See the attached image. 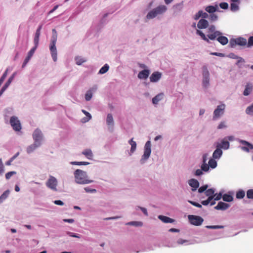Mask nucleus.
Wrapping results in <instances>:
<instances>
[{"instance_id": "15", "label": "nucleus", "mask_w": 253, "mask_h": 253, "mask_svg": "<svg viewBox=\"0 0 253 253\" xmlns=\"http://www.w3.org/2000/svg\"><path fill=\"white\" fill-rule=\"evenodd\" d=\"M162 77V74L159 72H154L150 77L151 82H157Z\"/></svg>"}, {"instance_id": "59", "label": "nucleus", "mask_w": 253, "mask_h": 253, "mask_svg": "<svg viewBox=\"0 0 253 253\" xmlns=\"http://www.w3.org/2000/svg\"><path fill=\"white\" fill-rule=\"evenodd\" d=\"M188 202L196 207L200 208H202V205L198 203H196L195 202H193L192 201H188Z\"/></svg>"}, {"instance_id": "40", "label": "nucleus", "mask_w": 253, "mask_h": 253, "mask_svg": "<svg viewBox=\"0 0 253 253\" xmlns=\"http://www.w3.org/2000/svg\"><path fill=\"white\" fill-rule=\"evenodd\" d=\"M209 166L211 168L214 169L216 167L217 163L214 160L211 159L209 161Z\"/></svg>"}, {"instance_id": "38", "label": "nucleus", "mask_w": 253, "mask_h": 253, "mask_svg": "<svg viewBox=\"0 0 253 253\" xmlns=\"http://www.w3.org/2000/svg\"><path fill=\"white\" fill-rule=\"evenodd\" d=\"M9 194V191H5L0 197V203L2 202L8 197Z\"/></svg>"}, {"instance_id": "61", "label": "nucleus", "mask_w": 253, "mask_h": 253, "mask_svg": "<svg viewBox=\"0 0 253 253\" xmlns=\"http://www.w3.org/2000/svg\"><path fill=\"white\" fill-rule=\"evenodd\" d=\"M39 38L40 37H34V42L35 44V46L36 47H38L39 45Z\"/></svg>"}, {"instance_id": "56", "label": "nucleus", "mask_w": 253, "mask_h": 253, "mask_svg": "<svg viewBox=\"0 0 253 253\" xmlns=\"http://www.w3.org/2000/svg\"><path fill=\"white\" fill-rule=\"evenodd\" d=\"M84 190L87 193H95L96 192V189H91L89 187H85Z\"/></svg>"}, {"instance_id": "31", "label": "nucleus", "mask_w": 253, "mask_h": 253, "mask_svg": "<svg viewBox=\"0 0 253 253\" xmlns=\"http://www.w3.org/2000/svg\"><path fill=\"white\" fill-rule=\"evenodd\" d=\"M214 193V190L212 188L209 189L207 190L205 192V195L208 197L212 198V200L213 199Z\"/></svg>"}, {"instance_id": "12", "label": "nucleus", "mask_w": 253, "mask_h": 253, "mask_svg": "<svg viewBox=\"0 0 253 253\" xmlns=\"http://www.w3.org/2000/svg\"><path fill=\"white\" fill-rule=\"evenodd\" d=\"M151 152V142L148 141L145 143L144 146V151L143 155L142 156V159L146 160L149 157Z\"/></svg>"}, {"instance_id": "46", "label": "nucleus", "mask_w": 253, "mask_h": 253, "mask_svg": "<svg viewBox=\"0 0 253 253\" xmlns=\"http://www.w3.org/2000/svg\"><path fill=\"white\" fill-rule=\"evenodd\" d=\"M7 75V70H6L4 73L3 74L2 76L0 78V86L1 85V84L3 83V81L5 79L6 76Z\"/></svg>"}, {"instance_id": "45", "label": "nucleus", "mask_w": 253, "mask_h": 253, "mask_svg": "<svg viewBox=\"0 0 253 253\" xmlns=\"http://www.w3.org/2000/svg\"><path fill=\"white\" fill-rule=\"evenodd\" d=\"M227 127L226 123L225 121H222L217 126V129H220L225 128Z\"/></svg>"}, {"instance_id": "50", "label": "nucleus", "mask_w": 253, "mask_h": 253, "mask_svg": "<svg viewBox=\"0 0 253 253\" xmlns=\"http://www.w3.org/2000/svg\"><path fill=\"white\" fill-rule=\"evenodd\" d=\"M222 198V193H219L218 194H213V199L215 201L219 200Z\"/></svg>"}, {"instance_id": "47", "label": "nucleus", "mask_w": 253, "mask_h": 253, "mask_svg": "<svg viewBox=\"0 0 253 253\" xmlns=\"http://www.w3.org/2000/svg\"><path fill=\"white\" fill-rule=\"evenodd\" d=\"M201 169L203 171H208L209 169V165L207 164L206 163H203L201 166Z\"/></svg>"}, {"instance_id": "54", "label": "nucleus", "mask_w": 253, "mask_h": 253, "mask_svg": "<svg viewBox=\"0 0 253 253\" xmlns=\"http://www.w3.org/2000/svg\"><path fill=\"white\" fill-rule=\"evenodd\" d=\"M208 187V186L207 185H205L201 186V187H200L199 188L198 192L199 193H202L205 191H206L207 190Z\"/></svg>"}, {"instance_id": "44", "label": "nucleus", "mask_w": 253, "mask_h": 253, "mask_svg": "<svg viewBox=\"0 0 253 253\" xmlns=\"http://www.w3.org/2000/svg\"><path fill=\"white\" fill-rule=\"evenodd\" d=\"M231 9L232 11H236L238 9L239 6L236 2H233L230 5Z\"/></svg>"}, {"instance_id": "55", "label": "nucleus", "mask_w": 253, "mask_h": 253, "mask_svg": "<svg viewBox=\"0 0 253 253\" xmlns=\"http://www.w3.org/2000/svg\"><path fill=\"white\" fill-rule=\"evenodd\" d=\"M219 6L222 9H226L228 8V4L227 3L224 2L220 3Z\"/></svg>"}, {"instance_id": "23", "label": "nucleus", "mask_w": 253, "mask_h": 253, "mask_svg": "<svg viewBox=\"0 0 253 253\" xmlns=\"http://www.w3.org/2000/svg\"><path fill=\"white\" fill-rule=\"evenodd\" d=\"M217 41L222 45H225L228 42V39L225 36L219 35L216 38Z\"/></svg>"}, {"instance_id": "9", "label": "nucleus", "mask_w": 253, "mask_h": 253, "mask_svg": "<svg viewBox=\"0 0 253 253\" xmlns=\"http://www.w3.org/2000/svg\"><path fill=\"white\" fill-rule=\"evenodd\" d=\"M191 224L195 225H201L204 221V219L201 216L194 215H189L188 216Z\"/></svg>"}, {"instance_id": "10", "label": "nucleus", "mask_w": 253, "mask_h": 253, "mask_svg": "<svg viewBox=\"0 0 253 253\" xmlns=\"http://www.w3.org/2000/svg\"><path fill=\"white\" fill-rule=\"evenodd\" d=\"M225 108L224 104L218 105L213 112V120H216L220 118L224 114Z\"/></svg>"}, {"instance_id": "7", "label": "nucleus", "mask_w": 253, "mask_h": 253, "mask_svg": "<svg viewBox=\"0 0 253 253\" xmlns=\"http://www.w3.org/2000/svg\"><path fill=\"white\" fill-rule=\"evenodd\" d=\"M10 124L15 131H19L22 128L20 121L17 117L12 116L10 119Z\"/></svg>"}, {"instance_id": "17", "label": "nucleus", "mask_w": 253, "mask_h": 253, "mask_svg": "<svg viewBox=\"0 0 253 253\" xmlns=\"http://www.w3.org/2000/svg\"><path fill=\"white\" fill-rule=\"evenodd\" d=\"M209 26L208 21L205 19H201L199 20L197 24V27L199 29L207 28Z\"/></svg>"}, {"instance_id": "58", "label": "nucleus", "mask_w": 253, "mask_h": 253, "mask_svg": "<svg viewBox=\"0 0 253 253\" xmlns=\"http://www.w3.org/2000/svg\"><path fill=\"white\" fill-rule=\"evenodd\" d=\"M201 13H202V10L199 11L198 12L194 15V19L196 20L199 19V18L201 17Z\"/></svg>"}, {"instance_id": "36", "label": "nucleus", "mask_w": 253, "mask_h": 253, "mask_svg": "<svg viewBox=\"0 0 253 253\" xmlns=\"http://www.w3.org/2000/svg\"><path fill=\"white\" fill-rule=\"evenodd\" d=\"M77 64L80 65L86 61V59L81 56H77L75 58Z\"/></svg>"}, {"instance_id": "8", "label": "nucleus", "mask_w": 253, "mask_h": 253, "mask_svg": "<svg viewBox=\"0 0 253 253\" xmlns=\"http://www.w3.org/2000/svg\"><path fill=\"white\" fill-rule=\"evenodd\" d=\"M58 184V181L57 180L55 177H54L53 176L50 175L49 176V179L47 180V181L46 182V186L51 189V190L57 191V186Z\"/></svg>"}, {"instance_id": "26", "label": "nucleus", "mask_w": 253, "mask_h": 253, "mask_svg": "<svg viewBox=\"0 0 253 253\" xmlns=\"http://www.w3.org/2000/svg\"><path fill=\"white\" fill-rule=\"evenodd\" d=\"M164 96V94L161 93L157 95L156 96L153 98L152 102L154 104H157L161 100Z\"/></svg>"}, {"instance_id": "25", "label": "nucleus", "mask_w": 253, "mask_h": 253, "mask_svg": "<svg viewBox=\"0 0 253 253\" xmlns=\"http://www.w3.org/2000/svg\"><path fill=\"white\" fill-rule=\"evenodd\" d=\"M222 154V151L221 149L216 146V149L214 151L212 157L214 159H219Z\"/></svg>"}, {"instance_id": "34", "label": "nucleus", "mask_w": 253, "mask_h": 253, "mask_svg": "<svg viewBox=\"0 0 253 253\" xmlns=\"http://www.w3.org/2000/svg\"><path fill=\"white\" fill-rule=\"evenodd\" d=\"M222 199L225 202H232L233 200V197L229 194H225L222 196Z\"/></svg>"}, {"instance_id": "27", "label": "nucleus", "mask_w": 253, "mask_h": 253, "mask_svg": "<svg viewBox=\"0 0 253 253\" xmlns=\"http://www.w3.org/2000/svg\"><path fill=\"white\" fill-rule=\"evenodd\" d=\"M252 90H253L252 84H248L246 86V88L244 91L243 94L245 96H247L250 94V93L252 91Z\"/></svg>"}, {"instance_id": "60", "label": "nucleus", "mask_w": 253, "mask_h": 253, "mask_svg": "<svg viewBox=\"0 0 253 253\" xmlns=\"http://www.w3.org/2000/svg\"><path fill=\"white\" fill-rule=\"evenodd\" d=\"M4 166L1 159H0V174H2L4 172Z\"/></svg>"}, {"instance_id": "24", "label": "nucleus", "mask_w": 253, "mask_h": 253, "mask_svg": "<svg viewBox=\"0 0 253 253\" xmlns=\"http://www.w3.org/2000/svg\"><path fill=\"white\" fill-rule=\"evenodd\" d=\"M82 154L85 156V157L89 160L92 159L93 158V153L91 150L89 149H86L83 151Z\"/></svg>"}, {"instance_id": "3", "label": "nucleus", "mask_w": 253, "mask_h": 253, "mask_svg": "<svg viewBox=\"0 0 253 253\" xmlns=\"http://www.w3.org/2000/svg\"><path fill=\"white\" fill-rule=\"evenodd\" d=\"M202 71L203 86L204 87L207 88L210 84V73L206 66H203Z\"/></svg>"}, {"instance_id": "53", "label": "nucleus", "mask_w": 253, "mask_h": 253, "mask_svg": "<svg viewBox=\"0 0 253 253\" xmlns=\"http://www.w3.org/2000/svg\"><path fill=\"white\" fill-rule=\"evenodd\" d=\"M211 200L212 198L208 197L207 200L202 201L201 203L204 206H207L211 201Z\"/></svg>"}, {"instance_id": "32", "label": "nucleus", "mask_w": 253, "mask_h": 253, "mask_svg": "<svg viewBox=\"0 0 253 253\" xmlns=\"http://www.w3.org/2000/svg\"><path fill=\"white\" fill-rule=\"evenodd\" d=\"M205 10L210 13H213L217 10V6H214L212 5H210L207 6Z\"/></svg>"}, {"instance_id": "42", "label": "nucleus", "mask_w": 253, "mask_h": 253, "mask_svg": "<svg viewBox=\"0 0 253 253\" xmlns=\"http://www.w3.org/2000/svg\"><path fill=\"white\" fill-rule=\"evenodd\" d=\"M71 164L74 165H88L89 164V163L87 162H71Z\"/></svg>"}, {"instance_id": "51", "label": "nucleus", "mask_w": 253, "mask_h": 253, "mask_svg": "<svg viewBox=\"0 0 253 253\" xmlns=\"http://www.w3.org/2000/svg\"><path fill=\"white\" fill-rule=\"evenodd\" d=\"M37 47H33L28 52L27 56L32 57Z\"/></svg>"}, {"instance_id": "63", "label": "nucleus", "mask_w": 253, "mask_h": 253, "mask_svg": "<svg viewBox=\"0 0 253 253\" xmlns=\"http://www.w3.org/2000/svg\"><path fill=\"white\" fill-rule=\"evenodd\" d=\"M188 242V240L179 239L177 240V243L179 245H182L185 243H187Z\"/></svg>"}, {"instance_id": "1", "label": "nucleus", "mask_w": 253, "mask_h": 253, "mask_svg": "<svg viewBox=\"0 0 253 253\" xmlns=\"http://www.w3.org/2000/svg\"><path fill=\"white\" fill-rule=\"evenodd\" d=\"M75 181L80 184H88L93 182L92 180L87 179L86 172L78 169L74 172Z\"/></svg>"}, {"instance_id": "35", "label": "nucleus", "mask_w": 253, "mask_h": 253, "mask_svg": "<svg viewBox=\"0 0 253 253\" xmlns=\"http://www.w3.org/2000/svg\"><path fill=\"white\" fill-rule=\"evenodd\" d=\"M196 34L199 36H201V37L202 38V39L204 40L205 41L208 42H209L210 41H209V39H208L206 36H205V35L200 30H197L196 31Z\"/></svg>"}, {"instance_id": "13", "label": "nucleus", "mask_w": 253, "mask_h": 253, "mask_svg": "<svg viewBox=\"0 0 253 253\" xmlns=\"http://www.w3.org/2000/svg\"><path fill=\"white\" fill-rule=\"evenodd\" d=\"M239 142L242 144L245 145V146H242L241 147V149L243 151L249 152L250 150L253 149V145L249 142L243 140H240Z\"/></svg>"}, {"instance_id": "33", "label": "nucleus", "mask_w": 253, "mask_h": 253, "mask_svg": "<svg viewBox=\"0 0 253 253\" xmlns=\"http://www.w3.org/2000/svg\"><path fill=\"white\" fill-rule=\"evenodd\" d=\"M245 196V192L243 190H240L237 192L236 197L237 199H243Z\"/></svg>"}, {"instance_id": "52", "label": "nucleus", "mask_w": 253, "mask_h": 253, "mask_svg": "<svg viewBox=\"0 0 253 253\" xmlns=\"http://www.w3.org/2000/svg\"><path fill=\"white\" fill-rule=\"evenodd\" d=\"M16 172L12 171H10L6 173L5 174V178L7 179H9L13 174H15Z\"/></svg>"}, {"instance_id": "37", "label": "nucleus", "mask_w": 253, "mask_h": 253, "mask_svg": "<svg viewBox=\"0 0 253 253\" xmlns=\"http://www.w3.org/2000/svg\"><path fill=\"white\" fill-rule=\"evenodd\" d=\"M109 68V66L107 64H105L100 69L99 73L101 74H104L108 71Z\"/></svg>"}, {"instance_id": "5", "label": "nucleus", "mask_w": 253, "mask_h": 253, "mask_svg": "<svg viewBox=\"0 0 253 253\" xmlns=\"http://www.w3.org/2000/svg\"><path fill=\"white\" fill-rule=\"evenodd\" d=\"M208 32L211 33V34H209L207 37L211 40H214L218 36L222 35L220 32L215 30V27L214 25H211L209 27Z\"/></svg>"}, {"instance_id": "11", "label": "nucleus", "mask_w": 253, "mask_h": 253, "mask_svg": "<svg viewBox=\"0 0 253 253\" xmlns=\"http://www.w3.org/2000/svg\"><path fill=\"white\" fill-rule=\"evenodd\" d=\"M33 137L35 143L40 144V145L41 144V142L42 139V133L40 129H36L34 131L33 134Z\"/></svg>"}, {"instance_id": "62", "label": "nucleus", "mask_w": 253, "mask_h": 253, "mask_svg": "<svg viewBox=\"0 0 253 253\" xmlns=\"http://www.w3.org/2000/svg\"><path fill=\"white\" fill-rule=\"evenodd\" d=\"M228 57L232 59H237L238 56H237L234 53H230L228 54Z\"/></svg>"}, {"instance_id": "64", "label": "nucleus", "mask_w": 253, "mask_h": 253, "mask_svg": "<svg viewBox=\"0 0 253 253\" xmlns=\"http://www.w3.org/2000/svg\"><path fill=\"white\" fill-rule=\"evenodd\" d=\"M237 60H238L236 63V65H238L239 64V63H245V60L241 57L238 56Z\"/></svg>"}, {"instance_id": "2", "label": "nucleus", "mask_w": 253, "mask_h": 253, "mask_svg": "<svg viewBox=\"0 0 253 253\" xmlns=\"http://www.w3.org/2000/svg\"><path fill=\"white\" fill-rule=\"evenodd\" d=\"M167 10V7L164 5H161L155 8H154L148 13L146 18L148 19L154 18L158 15H161L164 13Z\"/></svg>"}, {"instance_id": "18", "label": "nucleus", "mask_w": 253, "mask_h": 253, "mask_svg": "<svg viewBox=\"0 0 253 253\" xmlns=\"http://www.w3.org/2000/svg\"><path fill=\"white\" fill-rule=\"evenodd\" d=\"M229 207V204L222 202H218L217 206L214 207V209L217 210H225L227 209Z\"/></svg>"}, {"instance_id": "28", "label": "nucleus", "mask_w": 253, "mask_h": 253, "mask_svg": "<svg viewBox=\"0 0 253 253\" xmlns=\"http://www.w3.org/2000/svg\"><path fill=\"white\" fill-rule=\"evenodd\" d=\"M40 144L35 143L30 146H29L27 149V152L28 153H31L34 150H35L37 147L40 146Z\"/></svg>"}, {"instance_id": "41", "label": "nucleus", "mask_w": 253, "mask_h": 253, "mask_svg": "<svg viewBox=\"0 0 253 253\" xmlns=\"http://www.w3.org/2000/svg\"><path fill=\"white\" fill-rule=\"evenodd\" d=\"M206 227L208 229H222L224 228V226L222 225H207Z\"/></svg>"}, {"instance_id": "43", "label": "nucleus", "mask_w": 253, "mask_h": 253, "mask_svg": "<svg viewBox=\"0 0 253 253\" xmlns=\"http://www.w3.org/2000/svg\"><path fill=\"white\" fill-rule=\"evenodd\" d=\"M126 224L136 226L142 225V222H138V221H131V222H128L127 223H126Z\"/></svg>"}, {"instance_id": "29", "label": "nucleus", "mask_w": 253, "mask_h": 253, "mask_svg": "<svg viewBox=\"0 0 253 253\" xmlns=\"http://www.w3.org/2000/svg\"><path fill=\"white\" fill-rule=\"evenodd\" d=\"M106 123L107 125L112 126L114 125V120L112 115L111 114H108L106 119Z\"/></svg>"}, {"instance_id": "49", "label": "nucleus", "mask_w": 253, "mask_h": 253, "mask_svg": "<svg viewBox=\"0 0 253 253\" xmlns=\"http://www.w3.org/2000/svg\"><path fill=\"white\" fill-rule=\"evenodd\" d=\"M42 28V25H41L39 26L38 29L36 30L35 36L37 37H40L41 35V30Z\"/></svg>"}, {"instance_id": "22", "label": "nucleus", "mask_w": 253, "mask_h": 253, "mask_svg": "<svg viewBox=\"0 0 253 253\" xmlns=\"http://www.w3.org/2000/svg\"><path fill=\"white\" fill-rule=\"evenodd\" d=\"M158 218L164 223H173L174 222V220L173 219L164 215H159Z\"/></svg>"}, {"instance_id": "39", "label": "nucleus", "mask_w": 253, "mask_h": 253, "mask_svg": "<svg viewBox=\"0 0 253 253\" xmlns=\"http://www.w3.org/2000/svg\"><path fill=\"white\" fill-rule=\"evenodd\" d=\"M246 113L248 115L253 116V103L247 108Z\"/></svg>"}, {"instance_id": "16", "label": "nucleus", "mask_w": 253, "mask_h": 253, "mask_svg": "<svg viewBox=\"0 0 253 253\" xmlns=\"http://www.w3.org/2000/svg\"><path fill=\"white\" fill-rule=\"evenodd\" d=\"M150 74V71L148 69H144L140 71L138 74V78L139 79L145 80L147 79Z\"/></svg>"}, {"instance_id": "21", "label": "nucleus", "mask_w": 253, "mask_h": 253, "mask_svg": "<svg viewBox=\"0 0 253 253\" xmlns=\"http://www.w3.org/2000/svg\"><path fill=\"white\" fill-rule=\"evenodd\" d=\"M97 89V86H94L92 88L88 90L85 94V99L86 101H89L92 96V92L95 91Z\"/></svg>"}, {"instance_id": "19", "label": "nucleus", "mask_w": 253, "mask_h": 253, "mask_svg": "<svg viewBox=\"0 0 253 253\" xmlns=\"http://www.w3.org/2000/svg\"><path fill=\"white\" fill-rule=\"evenodd\" d=\"M189 185L192 187V190L195 191L199 186V182L195 179H191L189 180Z\"/></svg>"}, {"instance_id": "30", "label": "nucleus", "mask_w": 253, "mask_h": 253, "mask_svg": "<svg viewBox=\"0 0 253 253\" xmlns=\"http://www.w3.org/2000/svg\"><path fill=\"white\" fill-rule=\"evenodd\" d=\"M129 143L131 145L130 153H133L136 148V143L133 141V139L132 138L129 141Z\"/></svg>"}, {"instance_id": "20", "label": "nucleus", "mask_w": 253, "mask_h": 253, "mask_svg": "<svg viewBox=\"0 0 253 253\" xmlns=\"http://www.w3.org/2000/svg\"><path fill=\"white\" fill-rule=\"evenodd\" d=\"M226 138H225L221 141V143H218L216 146L220 149H228L229 148V142L226 140Z\"/></svg>"}, {"instance_id": "6", "label": "nucleus", "mask_w": 253, "mask_h": 253, "mask_svg": "<svg viewBox=\"0 0 253 253\" xmlns=\"http://www.w3.org/2000/svg\"><path fill=\"white\" fill-rule=\"evenodd\" d=\"M56 42V36H54L53 39H51L49 49L52 58L54 62L56 61L57 59V50L55 46Z\"/></svg>"}, {"instance_id": "48", "label": "nucleus", "mask_w": 253, "mask_h": 253, "mask_svg": "<svg viewBox=\"0 0 253 253\" xmlns=\"http://www.w3.org/2000/svg\"><path fill=\"white\" fill-rule=\"evenodd\" d=\"M247 197L248 199H253V189H249L247 191Z\"/></svg>"}, {"instance_id": "4", "label": "nucleus", "mask_w": 253, "mask_h": 253, "mask_svg": "<svg viewBox=\"0 0 253 253\" xmlns=\"http://www.w3.org/2000/svg\"><path fill=\"white\" fill-rule=\"evenodd\" d=\"M231 47H234L237 45L244 46L247 44V40L246 39L239 37L236 39H232L230 41L229 43Z\"/></svg>"}, {"instance_id": "14", "label": "nucleus", "mask_w": 253, "mask_h": 253, "mask_svg": "<svg viewBox=\"0 0 253 253\" xmlns=\"http://www.w3.org/2000/svg\"><path fill=\"white\" fill-rule=\"evenodd\" d=\"M16 75V73H13V74L9 77L7 81L6 82L5 84L3 85V86L2 87L0 91V96L2 95V94L4 92V91L6 89V88L8 87V86L10 85L12 81H13V79L15 77V76Z\"/></svg>"}, {"instance_id": "57", "label": "nucleus", "mask_w": 253, "mask_h": 253, "mask_svg": "<svg viewBox=\"0 0 253 253\" xmlns=\"http://www.w3.org/2000/svg\"><path fill=\"white\" fill-rule=\"evenodd\" d=\"M210 19L212 21H216L217 19V16L214 13H212L210 15Z\"/></svg>"}]
</instances>
